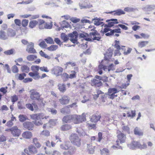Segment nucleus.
<instances>
[{
    "label": "nucleus",
    "instance_id": "1",
    "mask_svg": "<svg viewBox=\"0 0 155 155\" xmlns=\"http://www.w3.org/2000/svg\"><path fill=\"white\" fill-rule=\"evenodd\" d=\"M91 31L92 32H90L89 34L91 38H85V39L82 40H85L86 41H92V40L99 41L101 37L100 36V34L98 32L97 30H95V28L91 29Z\"/></svg>",
    "mask_w": 155,
    "mask_h": 155
},
{
    "label": "nucleus",
    "instance_id": "2",
    "mask_svg": "<svg viewBox=\"0 0 155 155\" xmlns=\"http://www.w3.org/2000/svg\"><path fill=\"white\" fill-rule=\"evenodd\" d=\"M31 94L30 97L32 100H37L39 102H41L43 106L45 105V102L42 99L40 98L41 95L40 94L34 89L31 90L30 91Z\"/></svg>",
    "mask_w": 155,
    "mask_h": 155
},
{
    "label": "nucleus",
    "instance_id": "3",
    "mask_svg": "<svg viewBox=\"0 0 155 155\" xmlns=\"http://www.w3.org/2000/svg\"><path fill=\"white\" fill-rule=\"evenodd\" d=\"M71 143L75 146L79 147L81 144V139L75 134H72L70 137Z\"/></svg>",
    "mask_w": 155,
    "mask_h": 155
},
{
    "label": "nucleus",
    "instance_id": "4",
    "mask_svg": "<svg viewBox=\"0 0 155 155\" xmlns=\"http://www.w3.org/2000/svg\"><path fill=\"white\" fill-rule=\"evenodd\" d=\"M63 68L59 66H56L54 67L51 70V73L56 76H61L63 71Z\"/></svg>",
    "mask_w": 155,
    "mask_h": 155
},
{
    "label": "nucleus",
    "instance_id": "5",
    "mask_svg": "<svg viewBox=\"0 0 155 155\" xmlns=\"http://www.w3.org/2000/svg\"><path fill=\"white\" fill-rule=\"evenodd\" d=\"M120 42L119 41L117 40L115 41L114 46L116 49L114 51V56H120L121 54L120 51L122 50L121 48H121L120 47Z\"/></svg>",
    "mask_w": 155,
    "mask_h": 155
},
{
    "label": "nucleus",
    "instance_id": "6",
    "mask_svg": "<svg viewBox=\"0 0 155 155\" xmlns=\"http://www.w3.org/2000/svg\"><path fill=\"white\" fill-rule=\"evenodd\" d=\"M28 149L29 150V152L27 149H25L24 150L25 152L28 155H32V154L36 153L38 152L36 148L32 145L29 146Z\"/></svg>",
    "mask_w": 155,
    "mask_h": 155
},
{
    "label": "nucleus",
    "instance_id": "7",
    "mask_svg": "<svg viewBox=\"0 0 155 155\" xmlns=\"http://www.w3.org/2000/svg\"><path fill=\"white\" fill-rule=\"evenodd\" d=\"M78 32L76 31H74L72 33L68 34V36L71 38L70 41L73 43L75 44L77 43V38L78 36Z\"/></svg>",
    "mask_w": 155,
    "mask_h": 155
},
{
    "label": "nucleus",
    "instance_id": "8",
    "mask_svg": "<svg viewBox=\"0 0 155 155\" xmlns=\"http://www.w3.org/2000/svg\"><path fill=\"white\" fill-rule=\"evenodd\" d=\"M12 135L15 137H18L21 134V131L16 126L13 127L10 129Z\"/></svg>",
    "mask_w": 155,
    "mask_h": 155
},
{
    "label": "nucleus",
    "instance_id": "9",
    "mask_svg": "<svg viewBox=\"0 0 155 155\" xmlns=\"http://www.w3.org/2000/svg\"><path fill=\"white\" fill-rule=\"evenodd\" d=\"M26 51L29 53L34 54L36 53V50L34 48V44L31 42L27 45Z\"/></svg>",
    "mask_w": 155,
    "mask_h": 155
},
{
    "label": "nucleus",
    "instance_id": "10",
    "mask_svg": "<svg viewBox=\"0 0 155 155\" xmlns=\"http://www.w3.org/2000/svg\"><path fill=\"white\" fill-rule=\"evenodd\" d=\"M31 119L34 120H39L44 119V115L43 113L35 114L30 115Z\"/></svg>",
    "mask_w": 155,
    "mask_h": 155
},
{
    "label": "nucleus",
    "instance_id": "11",
    "mask_svg": "<svg viewBox=\"0 0 155 155\" xmlns=\"http://www.w3.org/2000/svg\"><path fill=\"white\" fill-rule=\"evenodd\" d=\"M91 84L92 86L99 87L102 85V83L101 81L94 78L91 80Z\"/></svg>",
    "mask_w": 155,
    "mask_h": 155
},
{
    "label": "nucleus",
    "instance_id": "12",
    "mask_svg": "<svg viewBox=\"0 0 155 155\" xmlns=\"http://www.w3.org/2000/svg\"><path fill=\"white\" fill-rule=\"evenodd\" d=\"M59 101L62 105L67 104L69 102V97L67 96H64L62 98L59 99Z\"/></svg>",
    "mask_w": 155,
    "mask_h": 155
},
{
    "label": "nucleus",
    "instance_id": "13",
    "mask_svg": "<svg viewBox=\"0 0 155 155\" xmlns=\"http://www.w3.org/2000/svg\"><path fill=\"white\" fill-rule=\"evenodd\" d=\"M140 143L134 141L131 144H128V146L130 149H134L135 148H139Z\"/></svg>",
    "mask_w": 155,
    "mask_h": 155
},
{
    "label": "nucleus",
    "instance_id": "14",
    "mask_svg": "<svg viewBox=\"0 0 155 155\" xmlns=\"http://www.w3.org/2000/svg\"><path fill=\"white\" fill-rule=\"evenodd\" d=\"M24 127L28 130H31L34 127L33 124L30 122H24L23 124Z\"/></svg>",
    "mask_w": 155,
    "mask_h": 155
},
{
    "label": "nucleus",
    "instance_id": "15",
    "mask_svg": "<svg viewBox=\"0 0 155 155\" xmlns=\"http://www.w3.org/2000/svg\"><path fill=\"white\" fill-rule=\"evenodd\" d=\"M108 50V51L107 52L104 54V59L102 61V63L104 62L105 60L108 61L111 57L112 55V51H110V49Z\"/></svg>",
    "mask_w": 155,
    "mask_h": 155
},
{
    "label": "nucleus",
    "instance_id": "16",
    "mask_svg": "<svg viewBox=\"0 0 155 155\" xmlns=\"http://www.w3.org/2000/svg\"><path fill=\"white\" fill-rule=\"evenodd\" d=\"M8 38L7 32H6L3 30L0 31V39L2 40H6Z\"/></svg>",
    "mask_w": 155,
    "mask_h": 155
},
{
    "label": "nucleus",
    "instance_id": "17",
    "mask_svg": "<svg viewBox=\"0 0 155 155\" xmlns=\"http://www.w3.org/2000/svg\"><path fill=\"white\" fill-rule=\"evenodd\" d=\"M106 22H108V25L109 27H111L114 26L115 24H117L119 23L117 19H111L110 20H108Z\"/></svg>",
    "mask_w": 155,
    "mask_h": 155
},
{
    "label": "nucleus",
    "instance_id": "18",
    "mask_svg": "<svg viewBox=\"0 0 155 155\" xmlns=\"http://www.w3.org/2000/svg\"><path fill=\"white\" fill-rule=\"evenodd\" d=\"M70 143L68 141L65 142L64 144H62L60 145V148L64 150H67L70 148Z\"/></svg>",
    "mask_w": 155,
    "mask_h": 155
},
{
    "label": "nucleus",
    "instance_id": "19",
    "mask_svg": "<svg viewBox=\"0 0 155 155\" xmlns=\"http://www.w3.org/2000/svg\"><path fill=\"white\" fill-rule=\"evenodd\" d=\"M28 74L35 80L38 79L40 77L38 72H30Z\"/></svg>",
    "mask_w": 155,
    "mask_h": 155
},
{
    "label": "nucleus",
    "instance_id": "20",
    "mask_svg": "<svg viewBox=\"0 0 155 155\" xmlns=\"http://www.w3.org/2000/svg\"><path fill=\"white\" fill-rule=\"evenodd\" d=\"M155 9V5H148L143 8L144 10L146 12L152 11Z\"/></svg>",
    "mask_w": 155,
    "mask_h": 155
},
{
    "label": "nucleus",
    "instance_id": "21",
    "mask_svg": "<svg viewBox=\"0 0 155 155\" xmlns=\"http://www.w3.org/2000/svg\"><path fill=\"white\" fill-rule=\"evenodd\" d=\"M22 137L27 139H30L32 136V134L30 131H26L23 133Z\"/></svg>",
    "mask_w": 155,
    "mask_h": 155
},
{
    "label": "nucleus",
    "instance_id": "22",
    "mask_svg": "<svg viewBox=\"0 0 155 155\" xmlns=\"http://www.w3.org/2000/svg\"><path fill=\"white\" fill-rule=\"evenodd\" d=\"M8 38L9 37H13L15 36L16 35L15 31L11 28L8 29L7 31Z\"/></svg>",
    "mask_w": 155,
    "mask_h": 155
},
{
    "label": "nucleus",
    "instance_id": "23",
    "mask_svg": "<svg viewBox=\"0 0 155 155\" xmlns=\"http://www.w3.org/2000/svg\"><path fill=\"white\" fill-rule=\"evenodd\" d=\"M101 117L100 115L94 114L92 116L91 121L92 122L96 123L100 119Z\"/></svg>",
    "mask_w": 155,
    "mask_h": 155
},
{
    "label": "nucleus",
    "instance_id": "24",
    "mask_svg": "<svg viewBox=\"0 0 155 155\" xmlns=\"http://www.w3.org/2000/svg\"><path fill=\"white\" fill-rule=\"evenodd\" d=\"M118 139L120 141V143L125 142L126 140V136L123 134L120 133L117 135Z\"/></svg>",
    "mask_w": 155,
    "mask_h": 155
},
{
    "label": "nucleus",
    "instance_id": "25",
    "mask_svg": "<svg viewBox=\"0 0 155 155\" xmlns=\"http://www.w3.org/2000/svg\"><path fill=\"white\" fill-rule=\"evenodd\" d=\"M113 12H115V13L114 14V15H121L124 14H125V12L121 9H118L116 11H114L113 12H110L107 13H111Z\"/></svg>",
    "mask_w": 155,
    "mask_h": 155
},
{
    "label": "nucleus",
    "instance_id": "26",
    "mask_svg": "<svg viewBox=\"0 0 155 155\" xmlns=\"http://www.w3.org/2000/svg\"><path fill=\"white\" fill-rule=\"evenodd\" d=\"M71 120H72V115L66 116L62 119L63 121L66 123L69 122Z\"/></svg>",
    "mask_w": 155,
    "mask_h": 155
},
{
    "label": "nucleus",
    "instance_id": "27",
    "mask_svg": "<svg viewBox=\"0 0 155 155\" xmlns=\"http://www.w3.org/2000/svg\"><path fill=\"white\" fill-rule=\"evenodd\" d=\"M78 117L79 123L85 121L86 120V114L85 113H83L81 116L78 115Z\"/></svg>",
    "mask_w": 155,
    "mask_h": 155
},
{
    "label": "nucleus",
    "instance_id": "28",
    "mask_svg": "<svg viewBox=\"0 0 155 155\" xmlns=\"http://www.w3.org/2000/svg\"><path fill=\"white\" fill-rule=\"evenodd\" d=\"M61 27L63 28H68L70 26L69 24L66 21L64 20L60 23Z\"/></svg>",
    "mask_w": 155,
    "mask_h": 155
},
{
    "label": "nucleus",
    "instance_id": "29",
    "mask_svg": "<svg viewBox=\"0 0 155 155\" xmlns=\"http://www.w3.org/2000/svg\"><path fill=\"white\" fill-rule=\"evenodd\" d=\"M71 126L70 125L65 124L62 125L61 127V130L63 131H66L71 129Z\"/></svg>",
    "mask_w": 155,
    "mask_h": 155
},
{
    "label": "nucleus",
    "instance_id": "30",
    "mask_svg": "<svg viewBox=\"0 0 155 155\" xmlns=\"http://www.w3.org/2000/svg\"><path fill=\"white\" fill-rule=\"evenodd\" d=\"M87 150L89 153L90 154H93L94 152V146H92L91 145L88 144L87 146Z\"/></svg>",
    "mask_w": 155,
    "mask_h": 155
},
{
    "label": "nucleus",
    "instance_id": "31",
    "mask_svg": "<svg viewBox=\"0 0 155 155\" xmlns=\"http://www.w3.org/2000/svg\"><path fill=\"white\" fill-rule=\"evenodd\" d=\"M61 78L64 81H67L69 79V75L66 73L61 74Z\"/></svg>",
    "mask_w": 155,
    "mask_h": 155
},
{
    "label": "nucleus",
    "instance_id": "32",
    "mask_svg": "<svg viewBox=\"0 0 155 155\" xmlns=\"http://www.w3.org/2000/svg\"><path fill=\"white\" fill-rule=\"evenodd\" d=\"M94 21V24L96 25H99L102 24L104 25V23L102 22H101L98 20V18L97 17L94 18L92 19V21Z\"/></svg>",
    "mask_w": 155,
    "mask_h": 155
},
{
    "label": "nucleus",
    "instance_id": "33",
    "mask_svg": "<svg viewBox=\"0 0 155 155\" xmlns=\"http://www.w3.org/2000/svg\"><path fill=\"white\" fill-rule=\"evenodd\" d=\"M121 47H123L124 48H122L121 49L122 51H124V54L125 55H127L129 54L131 52L132 49L131 48H128L127 51H126V49L124 48L125 47V46H121Z\"/></svg>",
    "mask_w": 155,
    "mask_h": 155
},
{
    "label": "nucleus",
    "instance_id": "34",
    "mask_svg": "<svg viewBox=\"0 0 155 155\" xmlns=\"http://www.w3.org/2000/svg\"><path fill=\"white\" fill-rule=\"evenodd\" d=\"M37 58V56L34 54L28 55L27 57V59L28 61H32Z\"/></svg>",
    "mask_w": 155,
    "mask_h": 155
},
{
    "label": "nucleus",
    "instance_id": "35",
    "mask_svg": "<svg viewBox=\"0 0 155 155\" xmlns=\"http://www.w3.org/2000/svg\"><path fill=\"white\" fill-rule=\"evenodd\" d=\"M61 39H62L64 42H67V41L68 40V36L64 33H62L61 34Z\"/></svg>",
    "mask_w": 155,
    "mask_h": 155
},
{
    "label": "nucleus",
    "instance_id": "36",
    "mask_svg": "<svg viewBox=\"0 0 155 155\" xmlns=\"http://www.w3.org/2000/svg\"><path fill=\"white\" fill-rule=\"evenodd\" d=\"M148 43L147 41H144L139 42L138 43V46L140 48H143Z\"/></svg>",
    "mask_w": 155,
    "mask_h": 155
},
{
    "label": "nucleus",
    "instance_id": "37",
    "mask_svg": "<svg viewBox=\"0 0 155 155\" xmlns=\"http://www.w3.org/2000/svg\"><path fill=\"white\" fill-rule=\"evenodd\" d=\"M38 22L36 20H33L30 22L29 26L31 28H33L35 26L38 24Z\"/></svg>",
    "mask_w": 155,
    "mask_h": 155
},
{
    "label": "nucleus",
    "instance_id": "38",
    "mask_svg": "<svg viewBox=\"0 0 155 155\" xmlns=\"http://www.w3.org/2000/svg\"><path fill=\"white\" fill-rule=\"evenodd\" d=\"M78 115H72V120L74 124H79L78 120Z\"/></svg>",
    "mask_w": 155,
    "mask_h": 155
},
{
    "label": "nucleus",
    "instance_id": "39",
    "mask_svg": "<svg viewBox=\"0 0 155 155\" xmlns=\"http://www.w3.org/2000/svg\"><path fill=\"white\" fill-rule=\"evenodd\" d=\"M68 149L69 150L68 151L70 155H73L76 150V148L74 147L71 146L70 147V148Z\"/></svg>",
    "mask_w": 155,
    "mask_h": 155
},
{
    "label": "nucleus",
    "instance_id": "40",
    "mask_svg": "<svg viewBox=\"0 0 155 155\" xmlns=\"http://www.w3.org/2000/svg\"><path fill=\"white\" fill-rule=\"evenodd\" d=\"M58 48V45H53L51 46L50 47H48L47 49L48 51H53L56 50Z\"/></svg>",
    "mask_w": 155,
    "mask_h": 155
},
{
    "label": "nucleus",
    "instance_id": "41",
    "mask_svg": "<svg viewBox=\"0 0 155 155\" xmlns=\"http://www.w3.org/2000/svg\"><path fill=\"white\" fill-rule=\"evenodd\" d=\"M58 89L61 92H64L66 90L65 85L64 84H60L58 85Z\"/></svg>",
    "mask_w": 155,
    "mask_h": 155
},
{
    "label": "nucleus",
    "instance_id": "42",
    "mask_svg": "<svg viewBox=\"0 0 155 155\" xmlns=\"http://www.w3.org/2000/svg\"><path fill=\"white\" fill-rule=\"evenodd\" d=\"M69 112V107L66 106L61 109V112L63 114H68Z\"/></svg>",
    "mask_w": 155,
    "mask_h": 155
},
{
    "label": "nucleus",
    "instance_id": "43",
    "mask_svg": "<svg viewBox=\"0 0 155 155\" xmlns=\"http://www.w3.org/2000/svg\"><path fill=\"white\" fill-rule=\"evenodd\" d=\"M45 40L48 44H53L54 43L52 38L50 37H48L47 38L45 39Z\"/></svg>",
    "mask_w": 155,
    "mask_h": 155
},
{
    "label": "nucleus",
    "instance_id": "44",
    "mask_svg": "<svg viewBox=\"0 0 155 155\" xmlns=\"http://www.w3.org/2000/svg\"><path fill=\"white\" fill-rule=\"evenodd\" d=\"M136 9V8H134L131 7H127L124 8V10L127 12H134Z\"/></svg>",
    "mask_w": 155,
    "mask_h": 155
},
{
    "label": "nucleus",
    "instance_id": "45",
    "mask_svg": "<svg viewBox=\"0 0 155 155\" xmlns=\"http://www.w3.org/2000/svg\"><path fill=\"white\" fill-rule=\"evenodd\" d=\"M38 22V24L39 25V28L41 29H42L43 27L41 26V25L44 24V23H45V21L41 19H39L37 21Z\"/></svg>",
    "mask_w": 155,
    "mask_h": 155
},
{
    "label": "nucleus",
    "instance_id": "46",
    "mask_svg": "<svg viewBox=\"0 0 155 155\" xmlns=\"http://www.w3.org/2000/svg\"><path fill=\"white\" fill-rule=\"evenodd\" d=\"M21 69L23 72L28 73L29 71V68L27 65H24L21 67Z\"/></svg>",
    "mask_w": 155,
    "mask_h": 155
},
{
    "label": "nucleus",
    "instance_id": "47",
    "mask_svg": "<svg viewBox=\"0 0 155 155\" xmlns=\"http://www.w3.org/2000/svg\"><path fill=\"white\" fill-rule=\"evenodd\" d=\"M18 117L19 120L21 122H24L25 120L27 119V117L23 115H19Z\"/></svg>",
    "mask_w": 155,
    "mask_h": 155
},
{
    "label": "nucleus",
    "instance_id": "48",
    "mask_svg": "<svg viewBox=\"0 0 155 155\" xmlns=\"http://www.w3.org/2000/svg\"><path fill=\"white\" fill-rule=\"evenodd\" d=\"M134 134L136 135H138L139 136L143 135L142 133L140 131L139 129L137 127H136L134 129Z\"/></svg>",
    "mask_w": 155,
    "mask_h": 155
},
{
    "label": "nucleus",
    "instance_id": "49",
    "mask_svg": "<svg viewBox=\"0 0 155 155\" xmlns=\"http://www.w3.org/2000/svg\"><path fill=\"white\" fill-rule=\"evenodd\" d=\"M39 69H40V68L38 66L33 65L31 66V69L33 72H38Z\"/></svg>",
    "mask_w": 155,
    "mask_h": 155
},
{
    "label": "nucleus",
    "instance_id": "50",
    "mask_svg": "<svg viewBox=\"0 0 155 155\" xmlns=\"http://www.w3.org/2000/svg\"><path fill=\"white\" fill-rule=\"evenodd\" d=\"M41 135L46 137H48L50 135V132L48 130H43L41 132Z\"/></svg>",
    "mask_w": 155,
    "mask_h": 155
},
{
    "label": "nucleus",
    "instance_id": "51",
    "mask_svg": "<svg viewBox=\"0 0 155 155\" xmlns=\"http://www.w3.org/2000/svg\"><path fill=\"white\" fill-rule=\"evenodd\" d=\"M45 144L46 146L49 147H54L55 146V143L53 142H51V143H50V142L49 141H47L45 142Z\"/></svg>",
    "mask_w": 155,
    "mask_h": 155
},
{
    "label": "nucleus",
    "instance_id": "52",
    "mask_svg": "<svg viewBox=\"0 0 155 155\" xmlns=\"http://www.w3.org/2000/svg\"><path fill=\"white\" fill-rule=\"evenodd\" d=\"M39 54L41 56L45 57V58H46L48 59H49L51 58L47 54L43 52L42 51H40Z\"/></svg>",
    "mask_w": 155,
    "mask_h": 155
},
{
    "label": "nucleus",
    "instance_id": "53",
    "mask_svg": "<svg viewBox=\"0 0 155 155\" xmlns=\"http://www.w3.org/2000/svg\"><path fill=\"white\" fill-rule=\"evenodd\" d=\"M76 132L80 135V136H85L84 133V132L83 130L81 128H77V129Z\"/></svg>",
    "mask_w": 155,
    "mask_h": 155
},
{
    "label": "nucleus",
    "instance_id": "54",
    "mask_svg": "<svg viewBox=\"0 0 155 155\" xmlns=\"http://www.w3.org/2000/svg\"><path fill=\"white\" fill-rule=\"evenodd\" d=\"M14 50L13 49H11L10 50L5 51L4 53L5 54L7 55H10L13 54L14 52Z\"/></svg>",
    "mask_w": 155,
    "mask_h": 155
},
{
    "label": "nucleus",
    "instance_id": "55",
    "mask_svg": "<svg viewBox=\"0 0 155 155\" xmlns=\"http://www.w3.org/2000/svg\"><path fill=\"white\" fill-rule=\"evenodd\" d=\"M101 154L102 155H109V150L106 148H104L102 150H101Z\"/></svg>",
    "mask_w": 155,
    "mask_h": 155
},
{
    "label": "nucleus",
    "instance_id": "56",
    "mask_svg": "<svg viewBox=\"0 0 155 155\" xmlns=\"http://www.w3.org/2000/svg\"><path fill=\"white\" fill-rule=\"evenodd\" d=\"M131 113L132 114V115H131L130 114V113L129 112H127V114H128V117H131V118H132L134 117L135 116L136 113H135V110H132L131 111Z\"/></svg>",
    "mask_w": 155,
    "mask_h": 155
},
{
    "label": "nucleus",
    "instance_id": "57",
    "mask_svg": "<svg viewBox=\"0 0 155 155\" xmlns=\"http://www.w3.org/2000/svg\"><path fill=\"white\" fill-rule=\"evenodd\" d=\"M71 73V74L69 75V78L72 79L76 77V72L74 71H72Z\"/></svg>",
    "mask_w": 155,
    "mask_h": 155
},
{
    "label": "nucleus",
    "instance_id": "58",
    "mask_svg": "<svg viewBox=\"0 0 155 155\" xmlns=\"http://www.w3.org/2000/svg\"><path fill=\"white\" fill-rule=\"evenodd\" d=\"M12 71L13 73H17L18 72V67L15 65H14L12 67Z\"/></svg>",
    "mask_w": 155,
    "mask_h": 155
},
{
    "label": "nucleus",
    "instance_id": "59",
    "mask_svg": "<svg viewBox=\"0 0 155 155\" xmlns=\"http://www.w3.org/2000/svg\"><path fill=\"white\" fill-rule=\"evenodd\" d=\"M17 106L18 108L19 109H25V107L23 104L21 103V102L20 101H18V103Z\"/></svg>",
    "mask_w": 155,
    "mask_h": 155
},
{
    "label": "nucleus",
    "instance_id": "60",
    "mask_svg": "<svg viewBox=\"0 0 155 155\" xmlns=\"http://www.w3.org/2000/svg\"><path fill=\"white\" fill-rule=\"evenodd\" d=\"M70 20L74 23H76L79 22L80 20L79 18H76L72 17L70 18Z\"/></svg>",
    "mask_w": 155,
    "mask_h": 155
},
{
    "label": "nucleus",
    "instance_id": "61",
    "mask_svg": "<svg viewBox=\"0 0 155 155\" xmlns=\"http://www.w3.org/2000/svg\"><path fill=\"white\" fill-rule=\"evenodd\" d=\"M26 107L28 109L33 111L34 110L33 106L32 104H26Z\"/></svg>",
    "mask_w": 155,
    "mask_h": 155
},
{
    "label": "nucleus",
    "instance_id": "62",
    "mask_svg": "<svg viewBox=\"0 0 155 155\" xmlns=\"http://www.w3.org/2000/svg\"><path fill=\"white\" fill-rule=\"evenodd\" d=\"M39 46L43 48H46L47 45L45 42L43 41L39 44Z\"/></svg>",
    "mask_w": 155,
    "mask_h": 155
},
{
    "label": "nucleus",
    "instance_id": "63",
    "mask_svg": "<svg viewBox=\"0 0 155 155\" xmlns=\"http://www.w3.org/2000/svg\"><path fill=\"white\" fill-rule=\"evenodd\" d=\"M108 67V71H114L115 70V65L113 64H110Z\"/></svg>",
    "mask_w": 155,
    "mask_h": 155
},
{
    "label": "nucleus",
    "instance_id": "64",
    "mask_svg": "<svg viewBox=\"0 0 155 155\" xmlns=\"http://www.w3.org/2000/svg\"><path fill=\"white\" fill-rule=\"evenodd\" d=\"M28 21L26 19H23L22 21V25L24 27L27 26L28 24Z\"/></svg>",
    "mask_w": 155,
    "mask_h": 155
}]
</instances>
